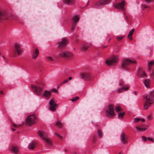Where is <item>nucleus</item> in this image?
<instances>
[{
  "mask_svg": "<svg viewBox=\"0 0 154 154\" xmlns=\"http://www.w3.org/2000/svg\"><path fill=\"white\" fill-rule=\"evenodd\" d=\"M145 100V104L144 108L146 109L148 108V106H150L153 103L154 98V91H150L148 95H145L144 96Z\"/></svg>",
  "mask_w": 154,
  "mask_h": 154,
  "instance_id": "f257e3e1",
  "label": "nucleus"
},
{
  "mask_svg": "<svg viewBox=\"0 0 154 154\" xmlns=\"http://www.w3.org/2000/svg\"><path fill=\"white\" fill-rule=\"evenodd\" d=\"M36 118L34 115H31L26 117L25 121V124L30 126L35 122Z\"/></svg>",
  "mask_w": 154,
  "mask_h": 154,
  "instance_id": "f03ea898",
  "label": "nucleus"
},
{
  "mask_svg": "<svg viewBox=\"0 0 154 154\" xmlns=\"http://www.w3.org/2000/svg\"><path fill=\"white\" fill-rule=\"evenodd\" d=\"M106 116L110 118H113L115 116L114 107L112 104H109L106 111Z\"/></svg>",
  "mask_w": 154,
  "mask_h": 154,
  "instance_id": "7ed1b4c3",
  "label": "nucleus"
},
{
  "mask_svg": "<svg viewBox=\"0 0 154 154\" xmlns=\"http://www.w3.org/2000/svg\"><path fill=\"white\" fill-rule=\"evenodd\" d=\"M38 134L39 136L47 143L50 145H52L51 140L47 137L46 135L44 132L39 131L38 132Z\"/></svg>",
  "mask_w": 154,
  "mask_h": 154,
  "instance_id": "20e7f679",
  "label": "nucleus"
},
{
  "mask_svg": "<svg viewBox=\"0 0 154 154\" xmlns=\"http://www.w3.org/2000/svg\"><path fill=\"white\" fill-rule=\"evenodd\" d=\"M59 56L63 58H70L73 57V54L69 51H62L59 53Z\"/></svg>",
  "mask_w": 154,
  "mask_h": 154,
  "instance_id": "39448f33",
  "label": "nucleus"
},
{
  "mask_svg": "<svg viewBox=\"0 0 154 154\" xmlns=\"http://www.w3.org/2000/svg\"><path fill=\"white\" fill-rule=\"evenodd\" d=\"M136 63V61L132 59L131 60L128 59H125L123 60L122 64V67L124 69L127 68L128 65L131 63Z\"/></svg>",
  "mask_w": 154,
  "mask_h": 154,
  "instance_id": "423d86ee",
  "label": "nucleus"
},
{
  "mask_svg": "<svg viewBox=\"0 0 154 154\" xmlns=\"http://www.w3.org/2000/svg\"><path fill=\"white\" fill-rule=\"evenodd\" d=\"M118 61V57L116 56H113L109 59L107 60L106 63L108 66H110Z\"/></svg>",
  "mask_w": 154,
  "mask_h": 154,
  "instance_id": "0eeeda50",
  "label": "nucleus"
},
{
  "mask_svg": "<svg viewBox=\"0 0 154 154\" xmlns=\"http://www.w3.org/2000/svg\"><path fill=\"white\" fill-rule=\"evenodd\" d=\"M56 102V101L54 98H52L49 101V104L50 106V109L53 111H55L56 110V107L57 106Z\"/></svg>",
  "mask_w": 154,
  "mask_h": 154,
  "instance_id": "6e6552de",
  "label": "nucleus"
},
{
  "mask_svg": "<svg viewBox=\"0 0 154 154\" xmlns=\"http://www.w3.org/2000/svg\"><path fill=\"white\" fill-rule=\"evenodd\" d=\"M125 3L124 0H122L121 2L120 3H116L114 4V6L117 9H121L123 11L125 10L124 6Z\"/></svg>",
  "mask_w": 154,
  "mask_h": 154,
  "instance_id": "1a4fd4ad",
  "label": "nucleus"
},
{
  "mask_svg": "<svg viewBox=\"0 0 154 154\" xmlns=\"http://www.w3.org/2000/svg\"><path fill=\"white\" fill-rule=\"evenodd\" d=\"M14 52L16 53L18 55H21L22 53V50L20 45L18 44H16L14 46Z\"/></svg>",
  "mask_w": 154,
  "mask_h": 154,
  "instance_id": "9d476101",
  "label": "nucleus"
},
{
  "mask_svg": "<svg viewBox=\"0 0 154 154\" xmlns=\"http://www.w3.org/2000/svg\"><path fill=\"white\" fill-rule=\"evenodd\" d=\"M128 137L124 133H122L120 136V140L121 143L124 144L128 143Z\"/></svg>",
  "mask_w": 154,
  "mask_h": 154,
  "instance_id": "9b49d317",
  "label": "nucleus"
},
{
  "mask_svg": "<svg viewBox=\"0 0 154 154\" xmlns=\"http://www.w3.org/2000/svg\"><path fill=\"white\" fill-rule=\"evenodd\" d=\"M31 87L33 90L37 94L40 95L41 94L42 90V88L41 87L34 85H32Z\"/></svg>",
  "mask_w": 154,
  "mask_h": 154,
  "instance_id": "f8f14e48",
  "label": "nucleus"
},
{
  "mask_svg": "<svg viewBox=\"0 0 154 154\" xmlns=\"http://www.w3.org/2000/svg\"><path fill=\"white\" fill-rule=\"evenodd\" d=\"M80 77L82 79L85 81L89 80L91 78L90 75L88 72H83L81 73Z\"/></svg>",
  "mask_w": 154,
  "mask_h": 154,
  "instance_id": "ddd939ff",
  "label": "nucleus"
},
{
  "mask_svg": "<svg viewBox=\"0 0 154 154\" xmlns=\"http://www.w3.org/2000/svg\"><path fill=\"white\" fill-rule=\"evenodd\" d=\"M67 43V40L65 38H63L60 41L58 42V47L60 48L64 47Z\"/></svg>",
  "mask_w": 154,
  "mask_h": 154,
  "instance_id": "4468645a",
  "label": "nucleus"
},
{
  "mask_svg": "<svg viewBox=\"0 0 154 154\" xmlns=\"http://www.w3.org/2000/svg\"><path fill=\"white\" fill-rule=\"evenodd\" d=\"M39 53L38 50L36 48L33 51L32 54V58L33 59H35L38 56Z\"/></svg>",
  "mask_w": 154,
  "mask_h": 154,
  "instance_id": "2eb2a0df",
  "label": "nucleus"
},
{
  "mask_svg": "<svg viewBox=\"0 0 154 154\" xmlns=\"http://www.w3.org/2000/svg\"><path fill=\"white\" fill-rule=\"evenodd\" d=\"M51 95V92L49 91H45L43 94V96L45 98H49Z\"/></svg>",
  "mask_w": 154,
  "mask_h": 154,
  "instance_id": "dca6fc26",
  "label": "nucleus"
},
{
  "mask_svg": "<svg viewBox=\"0 0 154 154\" xmlns=\"http://www.w3.org/2000/svg\"><path fill=\"white\" fill-rule=\"evenodd\" d=\"M111 0H100L98 3L100 5H107L110 3Z\"/></svg>",
  "mask_w": 154,
  "mask_h": 154,
  "instance_id": "f3484780",
  "label": "nucleus"
},
{
  "mask_svg": "<svg viewBox=\"0 0 154 154\" xmlns=\"http://www.w3.org/2000/svg\"><path fill=\"white\" fill-rule=\"evenodd\" d=\"M74 0H63L64 4L67 5H72L73 4Z\"/></svg>",
  "mask_w": 154,
  "mask_h": 154,
  "instance_id": "a211bd4d",
  "label": "nucleus"
},
{
  "mask_svg": "<svg viewBox=\"0 0 154 154\" xmlns=\"http://www.w3.org/2000/svg\"><path fill=\"white\" fill-rule=\"evenodd\" d=\"M7 14L5 12H0V20L3 19H7Z\"/></svg>",
  "mask_w": 154,
  "mask_h": 154,
  "instance_id": "6ab92c4d",
  "label": "nucleus"
},
{
  "mask_svg": "<svg viewBox=\"0 0 154 154\" xmlns=\"http://www.w3.org/2000/svg\"><path fill=\"white\" fill-rule=\"evenodd\" d=\"M145 86L146 88H149L150 86V80L148 79H145L144 82Z\"/></svg>",
  "mask_w": 154,
  "mask_h": 154,
  "instance_id": "aec40b11",
  "label": "nucleus"
},
{
  "mask_svg": "<svg viewBox=\"0 0 154 154\" xmlns=\"http://www.w3.org/2000/svg\"><path fill=\"white\" fill-rule=\"evenodd\" d=\"M128 88V86L123 87H121L120 88H119L117 90V92L118 93H120L122 92L123 91H125Z\"/></svg>",
  "mask_w": 154,
  "mask_h": 154,
  "instance_id": "412c9836",
  "label": "nucleus"
},
{
  "mask_svg": "<svg viewBox=\"0 0 154 154\" xmlns=\"http://www.w3.org/2000/svg\"><path fill=\"white\" fill-rule=\"evenodd\" d=\"M79 16H74L72 19V23L74 24H75V23L79 20Z\"/></svg>",
  "mask_w": 154,
  "mask_h": 154,
  "instance_id": "4be33fe9",
  "label": "nucleus"
},
{
  "mask_svg": "<svg viewBox=\"0 0 154 154\" xmlns=\"http://www.w3.org/2000/svg\"><path fill=\"white\" fill-rule=\"evenodd\" d=\"M88 47L89 45L88 44H84L81 47V48L82 51H85L88 49Z\"/></svg>",
  "mask_w": 154,
  "mask_h": 154,
  "instance_id": "5701e85b",
  "label": "nucleus"
},
{
  "mask_svg": "<svg viewBox=\"0 0 154 154\" xmlns=\"http://www.w3.org/2000/svg\"><path fill=\"white\" fill-rule=\"evenodd\" d=\"M35 142H31L29 145L28 148L29 149H33L35 146Z\"/></svg>",
  "mask_w": 154,
  "mask_h": 154,
  "instance_id": "b1692460",
  "label": "nucleus"
},
{
  "mask_svg": "<svg viewBox=\"0 0 154 154\" xmlns=\"http://www.w3.org/2000/svg\"><path fill=\"white\" fill-rule=\"evenodd\" d=\"M12 152L14 153H17L18 151V148L15 146L13 147L11 149Z\"/></svg>",
  "mask_w": 154,
  "mask_h": 154,
  "instance_id": "393cba45",
  "label": "nucleus"
},
{
  "mask_svg": "<svg viewBox=\"0 0 154 154\" xmlns=\"http://www.w3.org/2000/svg\"><path fill=\"white\" fill-rule=\"evenodd\" d=\"M118 118L119 119H122L123 118V116L125 115V112H118Z\"/></svg>",
  "mask_w": 154,
  "mask_h": 154,
  "instance_id": "a878e982",
  "label": "nucleus"
},
{
  "mask_svg": "<svg viewBox=\"0 0 154 154\" xmlns=\"http://www.w3.org/2000/svg\"><path fill=\"white\" fill-rule=\"evenodd\" d=\"M154 65V60L150 61L148 64V68L149 71L151 68V67Z\"/></svg>",
  "mask_w": 154,
  "mask_h": 154,
  "instance_id": "bb28decb",
  "label": "nucleus"
},
{
  "mask_svg": "<svg viewBox=\"0 0 154 154\" xmlns=\"http://www.w3.org/2000/svg\"><path fill=\"white\" fill-rule=\"evenodd\" d=\"M137 130V131H145L146 130V128H142L139 127L137 126L136 127Z\"/></svg>",
  "mask_w": 154,
  "mask_h": 154,
  "instance_id": "cd10ccee",
  "label": "nucleus"
},
{
  "mask_svg": "<svg viewBox=\"0 0 154 154\" xmlns=\"http://www.w3.org/2000/svg\"><path fill=\"white\" fill-rule=\"evenodd\" d=\"M134 31V29H132L131 31H130L128 36V38H129V37H131L132 35L133 34Z\"/></svg>",
  "mask_w": 154,
  "mask_h": 154,
  "instance_id": "c85d7f7f",
  "label": "nucleus"
},
{
  "mask_svg": "<svg viewBox=\"0 0 154 154\" xmlns=\"http://www.w3.org/2000/svg\"><path fill=\"white\" fill-rule=\"evenodd\" d=\"M139 75L141 76H147L146 73L142 71H141L139 72Z\"/></svg>",
  "mask_w": 154,
  "mask_h": 154,
  "instance_id": "c756f323",
  "label": "nucleus"
},
{
  "mask_svg": "<svg viewBox=\"0 0 154 154\" xmlns=\"http://www.w3.org/2000/svg\"><path fill=\"white\" fill-rule=\"evenodd\" d=\"M56 125L58 127H61L62 125V124L60 121H58L56 122Z\"/></svg>",
  "mask_w": 154,
  "mask_h": 154,
  "instance_id": "7c9ffc66",
  "label": "nucleus"
},
{
  "mask_svg": "<svg viewBox=\"0 0 154 154\" xmlns=\"http://www.w3.org/2000/svg\"><path fill=\"white\" fill-rule=\"evenodd\" d=\"M122 109V108L120 106H116L115 110L116 111L119 112L121 111Z\"/></svg>",
  "mask_w": 154,
  "mask_h": 154,
  "instance_id": "2f4dec72",
  "label": "nucleus"
},
{
  "mask_svg": "<svg viewBox=\"0 0 154 154\" xmlns=\"http://www.w3.org/2000/svg\"><path fill=\"white\" fill-rule=\"evenodd\" d=\"M97 134L100 137H102L103 136V134L101 131L98 130L97 131Z\"/></svg>",
  "mask_w": 154,
  "mask_h": 154,
  "instance_id": "473e14b6",
  "label": "nucleus"
},
{
  "mask_svg": "<svg viewBox=\"0 0 154 154\" xmlns=\"http://www.w3.org/2000/svg\"><path fill=\"white\" fill-rule=\"evenodd\" d=\"M79 99V97H76L75 98H73L71 99V100L72 102H75L76 100Z\"/></svg>",
  "mask_w": 154,
  "mask_h": 154,
  "instance_id": "72a5a7b5",
  "label": "nucleus"
},
{
  "mask_svg": "<svg viewBox=\"0 0 154 154\" xmlns=\"http://www.w3.org/2000/svg\"><path fill=\"white\" fill-rule=\"evenodd\" d=\"M47 59L48 60L50 61H54V60L50 56H49L47 57Z\"/></svg>",
  "mask_w": 154,
  "mask_h": 154,
  "instance_id": "f704fd0d",
  "label": "nucleus"
},
{
  "mask_svg": "<svg viewBox=\"0 0 154 154\" xmlns=\"http://www.w3.org/2000/svg\"><path fill=\"white\" fill-rule=\"evenodd\" d=\"M140 120V119L136 118L134 119V121L135 123H137Z\"/></svg>",
  "mask_w": 154,
  "mask_h": 154,
  "instance_id": "c9c22d12",
  "label": "nucleus"
},
{
  "mask_svg": "<svg viewBox=\"0 0 154 154\" xmlns=\"http://www.w3.org/2000/svg\"><path fill=\"white\" fill-rule=\"evenodd\" d=\"M55 135L57 137H59L60 138L62 139V137L58 133L55 132Z\"/></svg>",
  "mask_w": 154,
  "mask_h": 154,
  "instance_id": "e433bc0d",
  "label": "nucleus"
},
{
  "mask_svg": "<svg viewBox=\"0 0 154 154\" xmlns=\"http://www.w3.org/2000/svg\"><path fill=\"white\" fill-rule=\"evenodd\" d=\"M148 8V6L146 5H142L141 6V8L142 10H144L145 9Z\"/></svg>",
  "mask_w": 154,
  "mask_h": 154,
  "instance_id": "4c0bfd02",
  "label": "nucleus"
},
{
  "mask_svg": "<svg viewBox=\"0 0 154 154\" xmlns=\"http://www.w3.org/2000/svg\"><path fill=\"white\" fill-rule=\"evenodd\" d=\"M13 126L15 128H18L20 126V124H13Z\"/></svg>",
  "mask_w": 154,
  "mask_h": 154,
  "instance_id": "58836bf2",
  "label": "nucleus"
},
{
  "mask_svg": "<svg viewBox=\"0 0 154 154\" xmlns=\"http://www.w3.org/2000/svg\"><path fill=\"white\" fill-rule=\"evenodd\" d=\"M123 37L124 36L117 37L116 38L118 41H119L121 40Z\"/></svg>",
  "mask_w": 154,
  "mask_h": 154,
  "instance_id": "ea45409f",
  "label": "nucleus"
},
{
  "mask_svg": "<svg viewBox=\"0 0 154 154\" xmlns=\"http://www.w3.org/2000/svg\"><path fill=\"white\" fill-rule=\"evenodd\" d=\"M143 140L144 142H146L147 139V138L144 136H143L142 137Z\"/></svg>",
  "mask_w": 154,
  "mask_h": 154,
  "instance_id": "a19ab883",
  "label": "nucleus"
},
{
  "mask_svg": "<svg viewBox=\"0 0 154 154\" xmlns=\"http://www.w3.org/2000/svg\"><path fill=\"white\" fill-rule=\"evenodd\" d=\"M144 1L146 3H149L153 2L154 0H144Z\"/></svg>",
  "mask_w": 154,
  "mask_h": 154,
  "instance_id": "79ce46f5",
  "label": "nucleus"
},
{
  "mask_svg": "<svg viewBox=\"0 0 154 154\" xmlns=\"http://www.w3.org/2000/svg\"><path fill=\"white\" fill-rule=\"evenodd\" d=\"M75 28V24L73 23L72 26L71 28V30H73Z\"/></svg>",
  "mask_w": 154,
  "mask_h": 154,
  "instance_id": "37998d69",
  "label": "nucleus"
},
{
  "mask_svg": "<svg viewBox=\"0 0 154 154\" xmlns=\"http://www.w3.org/2000/svg\"><path fill=\"white\" fill-rule=\"evenodd\" d=\"M147 139L149 141L152 142L153 143H154V140L153 139L150 137H148Z\"/></svg>",
  "mask_w": 154,
  "mask_h": 154,
  "instance_id": "c03bdc74",
  "label": "nucleus"
},
{
  "mask_svg": "<svg viewBox=\"0 0 154 154\" xmlns=\"http://www.w3.org/2000/svg\"><path fill=\"white\" fill-rule=\"evenodd\" d=\"M151 118V116L150 115L148 116L147 117V119L148 120H150V119Z\"/></svg>",
  "mask_w": 154,
  "mask_h": 154,
  "instance_id": "a18cd8bd",
  "label": "nucleus"
},
{
  "mask_svg": "<svg viewBox=\"0 0 154 154\" xmlns=\"http://www.w3.org/2000/svg\"><path fill=\"white\" fill-rule=\"evenodd\" d=\"M68 81V79H66V80L63 81V82L61 84V85H62L64 83L67 82Z\"/></svg>",
  "mask_w": 154,
  "mask_h": 154,
  "instance_id": "49530a36",
  "label": "nucleus"
},
{
  "mask_svg": "<svg viewBox=\"0 0 154 154\" xmlns=\"http://www.w3.org/2000/svg\"><path fill=\"white\" fill-rule=\"evenodd\" d=\"M123 82L122 81H120V82H119V84L120 85H123Z\"/></svg>",
  "mask_w": 154,
  "mask_h": 154,
  "instance_id": "de8ad7c7",
  "label": "nucleus"
},
{
  "mask_svg": "<svg viewBox=\"0 0 154 154\" xmlns=\"http://www.w3.org/2000/svg\"><path fill=\"white\" fill-rule=\"evenodd\" d=\"M151 75L152 76H154V70H153L152 72V73L151 74Z\"/></svg>",
  "mask_w": 154,
  "mask_h": 154,
  "instance_id": "09e8293b",
  "label": "nucleus"
},
{
  "mask_svg": "<svg viewBox=\"0 0 154 154\" xmlns=\"http://www.w3.org/2000/svg\"><path fill=\"white\" fill-rule=\"evenodd\" d=\"M137 92L136 91H134V94L135 95H137Z\"/></svg>",
  "mask_w": 154,
  "mask_h": 154,
  "instance_id": "8fccbe9b",
  "label": "nucleus"
},
{
  "mask_svg": "<svg viewBox=\"0 0 154 154\" xmlns=\"http://www.w3.org/2000/svg\"><path fill=\"white\" fill-rule=\"evenodd\" d=\"M140 120L143 122H144V121H145V120L144 119H141Z\"/></svg>",
  "mask_w": 154,
  "mask_h": 154,
  "instance_id": "3c124183",
  "label": "nucleus"
},
{
  "mask_svg": "<svg viewBox=\"0 0 154 154\" xmlns=\"http://www.w3.org/2000/svg\"><path fill=\"white\" fill-rule=\"evenodd\" d=\"M69 80H71L72 79V77H69Z\"/></svg>",
  "mask_w": 154,
  "mask_h": 154,
  "instance_id": "603ef678",
  "label": "nucleus"
},
{
  "mask_svg": "<svg viewBox=\"0 0 154 154\" xmlns=\"http://www.w3.org/2000/svg\"><path fill=\"white\" fill-rule=\"evenodd\" d=\"M0 93L1 94H3V92L2 91H0Z\"/></svg>",
  "mask_w": 154,
  "mask_h": 154,
  "instance_id": "864d4df0",
  "label": "nucleus"
},
{
  "mask_svg": "<svg viewBox=\"0 0 154 154\" xmlns=\"http://www.w3.org/2000/svg\"><path fill=\"white\" fill-rule=\"evenodd\" d=\"M15 129H14V128H12V130L13 131H14L15 130Z\"/></svg>",
  "mask_w": 154,
  "mask_h": 154,
  "instance_id": "5fc2aeb1",
  "label": "nucleus"
},
{
  "mask_svg": "<svg viewBox=\"0 0 154 154\" xmlns=\"http://www.w3.org/2000/svg\"><path fill=\"white\" fill-rule=\"evenodd\" d=\"M52 91L54 92H56V89H53Z\"/></svg>",
  "mask_w": 154,
  "mask_h": 154,
  "instance_id": "6e6d98bb",
  "label": "nucleus"
},
{
  "mask_svg": "<svg viewBox=\"0 0 154 154\" xmlns=\"http://www.w3.org/2000/svg\"><path fill=\"white\" fill-rule=\"evenodd\" d=\"M130 37V38H129V39H132V38L131 37Z\"/></svg>",
  "mask_w": 154,
  "mask_h": 154,
  "instance_id": "4d7b16f0",
  "label": "nucleus"
},
{
  "mask_svg": "<svg viewBox=\"0 0 154 154\" xmlns=\"http://www.w3.org/2000/svg\"><path fill=\"white\" fill-rule=\"evenodd\" d=\"M67 149H65L64 151H65V152H66V151H67Z\"/></svg>",
  "mask_w": 154,
  "mask_h": 154,
  "instance_id": "13d9d810",
  "label": "nucleus"
},
{
  "mask_svg": "<svg viewBox=\"0 0 154 154\" xmlns=\"http://www.w3.org/2000/svg\"><path fill=\"white\" fill-rule=\"evenodd\" d=\"M111 40V39L110 38L109 39V42L110 40Z\"/></svg>",
  "mask_w": 154,
  "mask_h": 154,
  "instance_id": "bf43d9fd",
  "label": "nucleus"
},
{
  "mask_svg": "<svg viewBox=\"0 0 154 154\" xmlns=\"http://www.w3.org/2000/svg\"><path fill=\"white\" fill-rule=\"evenodd\" d=\"M3 57L4 59H5V57H4L3 56Z\"/></svg>",
  "mask_w": 154,
  "mask_h": 154,
  "instance_id": "052dcab7",
  "label": "nucleus"
},
{
  "mask_svg": "<svg viewBox=\"0 0 154 154\" xmlns=\"http://www.w3.org/2000/svg\"><path fill=\"white\" fill-rule=\"evenodd\" d=\"M119 154H121V152L119 153Z\"/></svg>",
  "mask_w": 154,
  "mask_h": 154,
  "instance_id": "680f3d73",
  "label": "nucleus"
}]
</instances>
